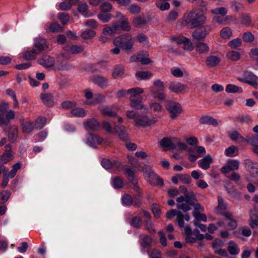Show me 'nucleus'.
Wrapping results in <instances>:
<instances>
[{
  "mask_svg": "<svg viewBox=\"0 0 258 258\" xmlns=\"http://www.w3.org/2000/svg\"><path fill=\"white\" fill-rule=\"evenodd\" d=\"M119 25L117 22L112 23L111 25H106L102 30V34L109 36H113L116 34L119 30Z\"/></svg>",
  "mask_w": 258,
  "mask_h": 258,
  "instance_id": "obj_16",
  "label": "nucleus"
},
{
  "mask_svg": "<svg viewBox=\"0 0 258 258\" xmlns=\"http://www.w3.org/2000/svg\"><path fill=\"white\" fill-rule=\"evenodd\" d=\"M206 153L205 148L203 146H196L188 153L189 160L194 162Z\"/></svg>",
  "mask_w": 258,
  "mask_h": 258,
  "instance_id": "obj_11",
  "label": "nucleus"
},
{
  "mask_svg": "<svg viewBox=\"0 0 258 258\" xmlns=\"http://www.w3.org/2000/svg\"><path fill=\"white\" fill-rule=\"evenodd\" d=\"M102 166L106 169L114 168L117 170H120L122 166L121 164L116 160L111 161L110 160L107 159H103L101 161Z\"/></svg>",
  "mask_w": 258,
  "mask_h": 258,
  "instance_id": "obj_17",
  "label": "nucleus"
},
{
  "mask_svg": "<svg viewBox=\"0 0 258 258\" xmlns=\"http://www.w3.org/2000/svg\"><path fill=\"white\" fill-rule=\"evenodd\" d=\"M224 221H218L217 224L219 227H224L228 230H233L237 227V221L231 213L225 214Z\"/></svg>",
  "mask_w": 258,
  "mask_h": 258,
  "instance_id": "obj_4",
  "label": "nucleus"
},
{
  "mask_svg": "<svg viewBox=\"0 0 258 258\" xmlns=\"http://www.w3.org/2000/svg\"><path fill=\"white\" fill-rule=\"evenodd\" d=\"M46 118L43 116H39L34 122H33L36 129L42 128L45 124Z\"/></svg>",
  "mask_w": 258,
  "mask_h": 258,
  "instance_id": "obj_53",
  "label": "nucleus"
},
{
  "mask_svg": "<svg viewBox=\"0 0 258 258\" xmlns=\"http://www.w3.org/2000/svg\"><path fill=\"white\" fill-rule=\"evenodd\" d=\"M232 32L231 29L229 27H224L220 31V35L221 38L223 39H228L232 35Z\"/></svg>",
  "mask_w": 258,
  "mask_h": 258,
  "instance_id": "obj_58",
  "label": "nucleus"
},
{
  "mask_svg": "<svg viewBox=\"0 0 258 258\" xmlns=\"http://www.w3.org/2000/svg\"><path fill=\"white\" fill-rule=\"evenodd\" d=\"M152 74L149 71H139L136 74L138 80H145L150 78Z\"/></svg>",
  "mask_w": 258,
  "mask_h": 258,
  "instance_id": "obj_54",
  "label": "nucleus"
},
{
  "mask_svg": "<svg viewBox=\"0 0 258 258\" xmlns=\"http://www.w3.org/2000/svg\"><path fill=\"white\" fill-rule=\"evenodd\" d=\"M144 175L147 181L152 185L160 186L163 183L162 179L159 178L151 170L144 172Z\"/></svg>",
  "mask_w": 258,
  "mask_h": 258,
  "instance_id": "obj_9",
  "label": "nucleus"
},
{
  "mask_svg": "<svg viewBox=\"0 0 258 258\" xmlns=\"http://www.w3.org/2000/svg\"><path fill=\"white\" fill-rule=\"evenodd\" d=\"M225 91L228 93H242V89L233 84H228L226 86Z\"/></svg>",
  "mask_w": 258,
  "mask_h": 258,
  "instance_id": "obj_43",
  "label": "nucleus"
},
{
  "mask_svg": "<svg viewBox=\"0 0 258 258\" xmlns=\"http://www.w3.org/2000/svg\"><path fill=\"white\" fill-rule=\"evenodd\" d=\"M184 219L186 221H189V216L187 214L183 215L181 212H179L177 217V221L178 225L180 227H184Z\"/></svg>",
  "mask_w": 258,
  "mask_h": 258,
  "instance_id": "obj_52",
  "label": "nucleus"
},
{
  "mask_svg": "<svg viewBox=\"0 0 258 258\" xmlns=\"http://www.w3.org/2000/svg\"><path fill=\"white\" fill-rule=\"evenodd\" d=\"M123 181L121 178L115 177L112 178L111 185L115 188H120L123 186Z\"/></svg>",
  "mask_w": 258,
  "mask_h": 258,
  "instance_id": "obj_49",
  "label": "nucleus"
},
{
  "mask_svg": "<svg viewBox=\"0 0 258 258\" xmlns=\"http://www.w3.org/2000/svg\"><path fill=\"white\" fill-rule=\"evenodd\" d=\"M218 205L215 209V212L217 214H223L225 216V214L229 213L226 212L227 209V204L224 202L223 200L220 197L218 198Z\"/></svg>",
  "mask_w": 258,
  "mask_h": 258,
  "instance_id": "obj_24",
  "label": "nucleus"
},
{
  "mask_svg": "<svg viewBox=\"0 0 258 258\" xmlns=\"http://www.w3.org/2000/svg\"><path fill=\"white\" fill-rule=\"evenodd\" d=\"M71 112L74 116L77 117H84L87 114L86 111L82 108L73 109Z\"/></svg>",
  "mask_w": 258,
  "mask_h": 258,
  "instance_id": "obj_55",
  "label": "nucleus"
},
{
  "mask_svg": "<svg viewBox=\"0 0 258 258\" xmlns=\"http://www.w3.org/2000/svg\"><path fill=\"white\" fill-rule=\"evenodd\" d=\"M34 48L39 53L47 49L49 44L47 40L42 37H37L34 39Z\"/></svg>",
  "mask_w": 258,
  "mask_h": 258,
  "instance_id": "obj_14",
  "label": "nucleus"
},
{
  "mask_svg": "<svg viewBox=\"0 0 258 258\" xmlns=\"http://www.w3.org/2000/svg\"><path fill=\"white\" fill-rule=\"evenodd\" d=\"M100 126V123L95 118L88 119L84 123V126L86 130L96 131L99 128Z\"/></svg>",
  "mask_w": 258,
  "mask_h": 258,
  "instance_id": "obj_20",
  "label": "nucleus"
},
{
  "mask_svg": "<svg viewBox=\"0 0 258 258\" xmlns=\"http://www.w3.org/2000/svg\"><path fill=\"white\" fill-rule=\"evenodd\" d=\"M250 226L251 228H254L258 226V216L252 212L250 214Z\"/></svg>",
  "mask_w": 258,
  "mask_h": 258,
  "instance_id": "obj_64",
  "label": "nucleus"
},
{
  "mask_svg": "<svg viewBox=\"0 0 258 258\" xmlns=\"http://www.w3.org/2000/svg\"><path fill=\"white\" fill-rule=\"evenodd\" d=\"M229 138L233 141H236L239 144H243L246 141V139H244L237 132H233L229 134Z\"/></svg>",
  "mask_w": 258,
  "mask_h": 258,
  "instance_id": "obj_35",
  "label": "nucleus"
},
{
  "mask_svg": "<svg viewBox=\"0 0 258 258\" xmlns=\"http://www.w3.org/2000/svg\"><path fill=\"white\" fill-rule=\"evenodd\" d=\"M23 132L29 134L35 128L33 122L23 121L21 123Z\"/></svg>",
  "mask_w": 258,
  "mask_h": 258,
  "instance_id": "obj_32",
  "label": "nucleus"
},
{
  "mask_svg": "<svg viewBox=\"0 0 258 258\" xmlns=\"http://www.w3.org/2000/svg\"><path fill=\"white\" fill-rule=\"evenodd\" d=\"M196 50L200 53H206L209 51V47L207 44L199 42L196 44Z\"/></svg>",
  "mask_w": 258,
  "mask_h": 258,
  "instance_id": "obj_39",
  "label": "nucleus"
},
{
  "mask_svg": "<svg viewBox=\"0 0 258 258\" xmlns=\"http://www.w3.org/2000/svg\"><path fill=\"white\" fill-rule=\"evenodd\" d=\"M134 38L128 33L115 37L113 40L114 46H120L126 51L131 52L133 49Z\"/></svg>",
  "mask_w": 258,
  "mask_h": 258,
  "instance_id": "obj_2",
  "label": "nucleus"
},
{
  "mask_svg": "<svg viewBox=\"0 0 258 258\" xmlns=\"http://www.w3.org/2000/svg\"><path fill=\"white\" fill-rule=\"evenodd\" d=\"M40 98L45 105L47 106H52L54 104L53 97L51 94L45 93L40 95Z\"/></svg>",
  "mask_w": 258,
  "mask_h": 258,
  "instance_id": "obj_31",
  "label": "nucleus"
},
{
  "mask_svg": "<svg viewBox=\"0 0 258 258\" xmlns=\"http://www.w3.org/2000/svg\"><path fill=\"white\" fill-rule=\"evenodd\" d=\"M21 167V164L20 162H18L12 166V169L10 171H8V177L10 178H13L16 175L17 171L19 170Z\"/></svg>",
  "mask_w": 258,
  "mask_h": 258,
  "instance_id": "obj_57",
  "label": "nucleus"
},
{
  "mask_svg": "<svg viewBox=\"0 0 258 258\" xmlns=\"http://www.w3.org/2000/svg\"><path fill=\"white\" fill-rule=\"evenodd\" d=\"M6 94L12 98L14 100L13 107L15 108H18L19 107V104L18 100L17 98L15 92L12 89H8L6 91Z\"/></svg>",
  "mask_w": 258,
  "mask_h": 258,
  "instance_id": "obj_40",
  "label": "nucleus"
},
{
  "mask_svg": "<svg viewBox=\"0 0 258 258\" xmlns=\"http://www.w3.org/2000/svg\"><path fill=\"white\" fill-rule=\"evenodd\" d=\"M13 158V156L11 153H4L0 158V163L6 164L12 160Z\"/></svg>",
  "mask_w": 258,
  "mask_h": 258,
  "instance_id": "obj_63",
  "label": "nucleus"
},
{
  "mask_svg": "<svg viewBox=\"0 0 258 258\" xmlns=\"http://www.w3.org/2000/svg\"><path fill=\"white\" fill-rule=\"evenodd\" d=\"M161 146L167 147L170 149H173L179 146L182 148H184L186 145L184 144L180 143L179 140L176 138H163L160 142Z\"/></svg>",
  "mask_w": 258,
  "mask_h": 258,
  "instance_id": "obj_6",
  "label": "nucleus"
},
{
  "mask_svg": "<svg viewBox=\"0 0 258 258\" xmlns=\"http://www.w3.org/2000/svg\"><path fill=\"white\" fill-rule=\"evenodd\" d=\"M165 107L169 113V117L171 120H175L183 112L181 104L172 100H167L165 102Z\"/></svg>",
  "mask_w": 258,
  "mask_h": 258,
  "instance_id": "obj_3",
  "label": "nucleus"
},
{
  "mask_svg": "<svg viewBox=\"0 0 258 258\" xmlns=\"http://www.w3.org/2000/svg\"><path fill=\"white\" fill-rule=\"evenodd\" d=\"M157 121V119L154 117H150L146 115H139L138 118L135 120V125L145 127L155 124Z\"/></svg>",
  "mask_w": 258,
  "mask_h": 258,
  "instance_id": "obj_7",
  "label": "nucleus"
},
{
  "mask_svg": "<svg viewBox=\"0 0 258 258\" xmlns=\"http://www.w3.org/2000/svg\"><path fill=\"white\" fill-rule=\"evenodd\" d=\"M224 245V242L220 239H216L212 242V246L215 252L221 256H227L228 253L225 249L221 248Z\"/></svg>",
  "mask_w": 258,
  "mask_h": 258,
  "instance_id": "obj_15",
  "label": "nucleus"
},
{
  "mask_svg": "<svg viewBox=\"0 0 258 258\" xmlns=\"http://www.w3.org/2000/svg\"><path fill=\"white\" fill-rule=\"evenodd\" d=\"M114 131L116 133L119 138L122 141H127L128 136L126 132L125 127L121 125L114 124Z\"/></svg>",
  "mask_w": 258,
  "mask_h": 258,
  "instance_id": "obj_18",
  "label": "nucleus"
},
{
  "mask_svg": "<svg viewBox=\"0 0 258 258\" xmlns=\"http://www.w3.org/2000/svg\"><path fill=\"white\" fill-rule=\"evenodd\" d=\"M96 35V32L92 30H87L83 31L81 37L84 40H90L94 38Z\"/></svg>",
  "mask_w": 258,
  "mask_h": 258,
  "instance_id": "obj_46",
  "label": "nucleus"
},
{
  "mask_svg": "<svg viewBox=\"0 0 258 258\" xmlns=\"http://www.w3.org/2000/svg\"><path fill=\"white\" fill-rule=\"evenodd\" d=\"M149 91L153 95L155 98H156L159 100H163L165 98V94L162 92H159L158 90H156L154 87H150Z\"/></svg>",
  "mask_w": 258,
  "mask_h": 258,
  "instance_id": "obj_51",
  "label": "nucleus"
},
{
  "mask_svg": "<svg viewBox=\"0 0 258 258\" xmlns=\"http://www.w3.org/2000/svg\"><path fill=\"white\" fill-rule=\"evenodd\" d=\"M227 58L231 61H237L240 58L239 52L235 50H230L226 53Z\"/></svg>",
  "mask_w": 258,
  "mask_h": 258,
  "instance_id": "obj_44",
  "label": "nucleus"
},
{
  "mask_svg": "<svg viewBox=\"0 0 258 258\" xmlns=\"http://www.w3.org/2000/svg\"><path fill=\"white\" fill-rule=\"evenodd\" d=\"M169 90L174 93L183 94L188 92L189 87L179 82H171L169 84Z\"/></svg>",
  "mask_w": 258,
  "mask_h": 258,
  "instance_id": "obj_8",
  "label": "nucleus"
},
{
  "mask_svg": "<svg viewBox=\"0 0 258 258\" xmlns=\"http://www.w3.org/2000/svg\"><path fill=\"white\" fill-rule=\"evenodd\" d=\"M92 81L102 88H106L108 85V80L99 76H94L92 78Z\"/></svg>",
  "mask_w": 258,
  "mask_h": 258,
  "instance_id": "obj_27",
  "label": "nucleus"
},
{
  "mask_svg": "<svg viewBox=\"0 0 258 258\" xmlns=\"http://www.w3.org/2000/svg\"><path fill=\"white\" fill-rule=\"evenodd\" d=\"M147 21L144 17H137L132 20V24L134 27H140L146 24Z\"/></svg>",
  "mask_w": 258,
  "mask_h": 258,
  "instance_id": "obj_47",
  "label": "nucleus"
},
{
  "mask_svg": "<svg viewBox=\"0 0 258 258\" xmlns=\"http://www.w3.org/2000/svg\"><path fill=\"white\" fill-rule=\"evenodd\" d=\"M100 111L102 114L109 117H114L117 115V113L115 111H112L109 107L100 109Z\"/></svg>",
  "mask_w": 258,
  "mask_h": 258,
  "instance_id": "obj_60",
  "label": "nucleus"
},
{
  "mask_svg": "<svg viewBox=\"0 0 258 258\" xmlns=\"http://www.w3.org/2000/svg\"><path fill=\"white\" fill-rule=\"evenodd\" d=\"M212 28L209 25H205L196 29L192 33L193 38L200 40L205 38L211 31Z\"/></svg>",
  "mask_w": 258,
  "mask_h": 258,
  "instance_id": "obj_10",
  "label": "nucleus"
},
{
  "mask_svg": "<svg viewBox=\"0 0 258 258\" xmlns=\"http://www.w3.org/2000/svg\"><path fill=\"white\" fill-rule=\"evenodd\" d=\"M142 97H140L138 98L129 99H130V105L131 107L136 109H144L147 111V108L145 107L144 104L142 102Z\"/></svg>",
  "mask_w": 258,
  "mask_h": 258,
  "instance_id": "obj_22",
  "label": "nucleus"
},
{
  "mask_svg": "<svg viewBox=\"0 0 258 258\" xmlns=\"http://www.w3.org/2000/svg\"><path fill=\"white\" fill-rule=\"evenodd\" d=\"M172 43H175L177 45L183 44V49L187 51H191L194 49V45L190 39L182 36H173L170 39Z\"/></svg>",
  "mask_w": 258,
  "mask_h": 258,
  "instance_id": "obj_5",
  "label": "nucleus"
},
{
  "mask_svg": "<svg viewBox=\"0 0 258 258\" xmlns=\"http://www.w3.org/2000/svg\"><path fill=\"white\" fill-rule=\"evenodd\" d=\"M124 72V68L122 66H117L115 67L112 72V77L116 79L122 76Z\"/></svg>",
  "mask_w": 258,
  "mask_h": 258,
  "instance_id": "obj_50",
  "label": "nucleus"
},
{
  "mask_svg": "<svg viewBox=\"0 0 258 258\" xmlns=\"http://www.w3.org/2000/svg\"><path fill=\"white\" fill-rule=\"evenodd\" d=\"M154 86L152 87L155 88L156 90L158 91H164L165 90V87L164 83L160 80H156L154 81Z\"/></svg>",
  "mask_w": 258,
  "mask_h": 258,
  "instance_id": "obj_62",
  "label": "nucleus"
},
{
  "mask_svg": "<svg viewBox=\"0 0 258 258\" xmlns=\"http://www.w3.org/2000/svg\"><path fill=\"white\" fill-rule=\"evenodd\" d=\"M221 59L216 55H209L207 57L205 62L206 65L210 68L215 67L219 64Z\"/></svg>",
  "mask_w": 258,
  "mask_h": 258,
  "instance_id": "obj_26",
  "label": "nucleus"
},
{
  "mask_svg": "<svg viewBox=\"0 0 258 258\" xmlns=\"http://www.w3.org/2000/svg\"><path fill=\"white\" fill-rule=\"evenodd\" d=\"M240 23L241 25L248 27L252 25V19L249 14L244 13L239 16Z\"/></svg>",
  "mask_w": 258,
  "mask_h": 258,
  "instance_id": "obj_28",
  "label": "nucleus"
},
{
  "mask_svg": "<svg viewBox=\"0 0 258 258\" xmlns=\"http://www.w3.org/2000/svg\"><path fill=\"white\" fill-rule=\"evenodd\" d=\"M63 49L69 54H78L84 50V48L81 45H67L63 47Z\"/></svg>",
  "mask_w": 258,
  "mask_h": 258,
  "instance_id": "obj_19",
  "label": "nucleus"
},
{
  "mask_svg": "<svg viewBox=\"0 0 258 258\" xmlns=\"http://www.w3.org/2000/svg\"><path fill=\"white\" fill-rule=\"evenodd\" d=\"M149 54L147 51H142L136 55L132 56L130 60L132 62L140 61L142 64H147L151 62L148 58Z\"/></svg>",
  "mask_w": 258,
  "mask_h": 258,
  "instance_id": "obj_13",
  "label": "nucleus"
},
{
  "mask_svg": "<svg viewBox=\"0 0 258 258\" xmlns=\"http://www.w3.org/2000/svg\"><path fill=\"white\" fill-rule=\"evenodd\" d=\"M170 73L174 77L176 78H181L184 76H187L188 75L186 72L184 70H182L177 68L171 69L170 70Z\"/></svg>",
  "mask_w": 258,
  "mask_h": 258,
  "instance_id": "obj_42",
  "label": "nucleus"
},
{
  "mask_svg": "<svg viewBox=\"0 0 258 258\" xmlns=\"http://www.w3.org/2000/svg\"><path fill=\"white\" fill-rule=\"evenodd\" d=\"M88 9V6L86 3H80L78 5V11L81 13V14L86 17H90L91 15H89L87 10Z\"/></svg>",
  "mask_w": 258,
  "mask_h": 258,
  "instance_id": "obj_48",
  "label": "nucleus"
},
{
  "mask_svg": "<svg viewBox=\"0 0 258 258\" xmlns=\"http://www.w3.org/2000/svg\"><path fill=\"white\" fill-rule=\"evenodd\" d=\"M156 6L161 11H166L169 9L170 4L165 1L158 0L156 2Z\"/></svg>",
  "mask_w": 258,
  "mask_h": 258,
  "instance_id": "obj_56",
  "label": "nucleus"
},
{
  "mask_svg": "<svg viewBox=\"0 0 258 258\" xmlns=\"http://www.w3.org/2000/svg\"><path fill=\"white\" fill-rule=\"evenodd\" d=\"M206 10H195L185 16V22L191 28L198 27L203 25L206 21Z\"/></svg>",
  "mask_w": 258,
  "mask_h": 258,
  "instance_id": "obj_1",
  "label": "nucleus"
},
{
  "mask_svg": "<svg viewBox=\"0 0 258 258\" xmlns=\"http://www.w3.org/2000/svg\"><path fill=\"white\" fill-rule=\"evenodd\" d=\"M200 122L202 124H211L214 126L218 125V122L215 119L208 115L202 116L200 119Z\"/></svg>",
  "mask_w": 258,
  "mask_h": 258,
  "instance_id": "obj_36",
  "label": "nucleus"
},
{
  "mask_svg": "<svg viewBox=\"0 0 258 258\" xmlns=\"http://www.w3.org/2000/svg\"><path fill=\"white\" fill-rule=\"evenodd\" d=\"M105 99L104 95L101 94H97L94 95L92 101L89 102H85V104L89 105H93L97 103L104 102Z\"/></svg>",
  "mask_w": 258,
  "mask_h": 258,
  "instance_id": "obj_34",
  "label": "nucleus"
},
{
  "mask_svg": "<svg viewBox=\"0 0 258 258\" xmlns=\"http://www.w3.org/2000/svg\"><path fill=\"white\" fill-rule=\"evenodd\" d=\"M245 83L256 88L258 86V77L252 73H248L246 76Z\"/></svg>",
  "mask_w": 258,
  "mask_h": 258,
  "instance_id": "obj_29",
  "label": "nucleus"
},
{
  "mask_svg": "<svg viewBox=\"0 0 258 258\" xmlns=\"http://www.w3.org/2000/svg\"><path fill=\"white\" fill-rule=\"evenodd\" d=\"M38 63L45 68H50L54 66L53 59L48 55H44L37 60Z\"/></svg>",
  "mask_w": 258,
  "mask_h": 258,
  "instance_id": "obj_21",
  "label": "nucleus"
},
{
  "mask_svg": "<svg viewBox=\"0 0 258 258\" xmlns=\"http://www.w3.org/2000/svg\"><path fill=\"white\" fill-rule=\"evenodd\" d=\"M39 53L35 49L26 51L23 55V57L27 60L34 59Z\"/></svg>",
  "mask_w": 258,
  "mask_h": 258,
  "instance_id": "obj_37",
  "label": "nucleus"
},
{
  "mask_svg": "<svg viewBox=\"0 0 258 258\" xmlns=\"http://www.w3.org/2000/svg\"><path fill=\"white\" fill-rule=\"evenodd\" d=\"M97 17L101 22L103 23H107L111 20L112 16L110 14L108 13L102 12L99 14Z\"/></svg>",
  "mask_w": 258,
  "mask_h": 258,
  "instance_id": "obj_59",
  "label": "nucleus"
},
{
  "mask_svg": "<svg viewBox=\"0 0 258 258\" xmlns=\"http://www.w3.org/2000/svg\"><path fill=\"white\" fill-rule=\"evenodd\" d=\"M128 11L132 15H137L140 13L141 8L136 4H132L127 8Z\"/></svg>",
  "mask_w": 258,
  "mask_h": 258,
  "instance_id": "obj_61",
  "label": "nucleus"
},
{
  "mask_svg": "<svg viewBox=\"0 0 258 258\" xmlns=\"http://www.w3.org/2000/svg\"><path fill=\"white\" fill-rule=\"evenodd\" d=\"M103 139L94 134H89L87 139V143L90 146L93 144H99L102 143Z\"/></svg>",
  "mask_w": 258,
  "mask_h": 258,
  "instance_id": "obj_30",
  "label": "nucleus"
},
{
  "mask_svg": "<svg viewBox=\"0 0 258 258\" xmlns=\"http://www.w3.org/2000/svg\"><path fill=\"white\" fill-rule=\"evenodd\" d=\"M238 154V150L236 147L231 146L225 150V155L228 157H234Z\"/></svg>",
  "mask_w": 258,
  "mask_h": 258,
  "instance_id": "obj_45",
  "label": "nucleus"
},
{
  "mask_svg": "<svg viewBox=\"0 0 258 258\" xmlns=\"http://www.w3.org/2000/svg\"><path fill=\"white\" fill-rule=\"evenodd\" d=\"M127 221L131 226L135 228H140L142 225V220L138 216H134L130 219L128 218Z\"/></svg>",
  "mask_w": 258,
  "mask_h": 258,
  "instance_id": "obj_38",
  "label": "nucleus"
},
{
  "mask_svg": "<svg viewBox=\"0 0 258 258\" xmlns=\"http://www.w3.org/2000/svg\"><path fill=\"white\" fill-rule=\"evenodd\" d=\"M69 56L64 53L59 54L56 58L55 63L56 68L59 70H64L68 69V64L67 60L69 59Z\"/></svg>",
  "mask_w": 258,
  "mask_h": 258,
  "instance_id": "obj_12",
  "label": "nucleus"
},
{
  "mask_svg": "<svg viewBox=\"0 0 258 258\" xmlns=\"http://www.w3.org/2000/svg\"><path fill=\"white\" fill-rule=\"evenodd\" d=\"M144 92V89L140 87H135L126 90L127 94L130 95L129 99L139 98L141 97L140 95L143 94Z\"/></svg>",
  "mask_w": 258,
  "mask_h": 258,
  "instance_id": "obj_25",
  "label": "nucleus"
},
{
  "mask_svg": "<svg viewBox=\"0 0 258 258\" xmlns=\"http://www.w3.org/2000/svg\"><path fill=\"white\" fill-rule=\"evenodd\" d=\"M227 250L231 255H237L240 252V249L238 245L232 240L228 242Z\"/></svg>",
  "mask_w": 258,
  "mask_h": 258,
  "instance_id": "obj_33",
  "label": "nucleus"
},
{
  "mask_svg": "<svg viewBox=\"0 0 258 258\" xmlns=\"http://www.w3.org/2000/svg\"><path fill=\"white\" fill-rule=\"evenodd\" d=\"M213 162V159L210 155H207L198 161L199 166L203 169H208Z\"/></svg>",
  "mask_w": 258,
  "mask_h": 258,
  "instance_id": "obj_23",
  "label": "nucleus"
},
{
  "mask_svg": "<svg viewBox=\"0 0 258 258\" xmlns=\"http://www.w3.org/2000/svg\"><path fill=\"white\" fill-rule=\"evenodd\" d=\"M194 203L191 199H186L185 203L182 204H178L177 205V208L181 209L184 212L188 211L190 210V205H194Z\"/></svg>",
  "mask_w": 258,
  "mask_h": 258,
  "instance_id": "obj_41",
  "label": "nucleus"
}]
</instances>
